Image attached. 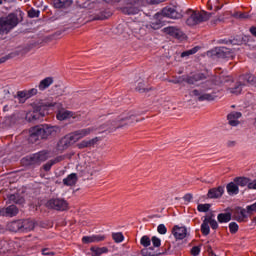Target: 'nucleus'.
Returning a JSON list of instances; mask_svg holds the SVG:
<instances>
[{
  "mask_svg": "<svg viewBox=\"0 0 256 256\" xmlns=\"http://www.w3.org/2000/svg\"><path fill=\"white\" fill-rule=\"evenodd\" d=\"M42 255L53 256L55 255V252H52L51 250L45 248V249H42Z\"/></svg>",
  "mask_w": 256,
  "mask_h": 256,
  "instance_id": "53",
  "label": "nucleus"
},
{
  "mask_svg": "<svg viewBox=\"0 0 256 256\" xmlns=\"http://www.w3.org/2000/svg\"><path fill=\"white\" fill-rule=\"evenodd\" d=\"M26 92L28 94V99H29V98L33 97V95H37V88H32Z\"/></svg>",
  "mask_w": 256,
  "mask_h": 256,
  "instance_id": "52",
  "label": "nucleus"
},
{
  "mask_svg": "<svg viewBox=\"0 0 256 256\" xmlns=\"http://www.w3.org/2000/svg\"><path fill=\"white\" fill-rule=\"evenodd\" d=\"M234 183H236L238 187H249V180L245 177L235 178Z\"/></svg>",
  "mask_w": 256,
  "mask_h": 256,
  "instance_id": "32",
  "label": "nucleus"
},
{
  "mask_svg": "<svg viewBox=\"0 0 256 256\" xmlns=\"http://www.w3.org/2000/svg\"><path fill=\"white\" fill-rule=\"evenodd\" d=\"M199 51V47H194L190 50L184 51L181 54V57H189V55H195Z\"/></svg>",
  "mask_w": 256,
  "mask_h": 256,
  "instance_id": "37",
  "label": "nucleus"
},
{
  "mask_svg": "<svg viewBox=\"0 0 256 256\" xmlns=\"http://www.w3.org/2000/svg\"><path fill=\"white\" fill-rule=\"evenodd\" d=\"M210 207H211V205H209V204H200V205H198V211H200V213H207V211H209Z\"/></svg>",
  "mask_w": 256,
  "mask_h": 256,
  "instance_id": "42",
  "label": "nucleus"
},
{
  "mask_svg": "<svg viewBox=\"0 0 256 256\" xmlns=\"http://www.w3.org/2000/svg\"><path fill=\"white\" fill-rule=\"evenodd\" d=\"M250 33H252L254 37H256V27L250 28Z\"/></svg>",
  "mask_w": 256,
  "mask_h": 256,
  "instance_id": "58",
  "label": "nucleus"
},
{
  "mask_svg": "<svg viewBox=\"0 0 256 256\" xmlns=\"http://www.w3.org/2000/svg\"><path fill=\"white\" fill-rule=\"evenodd\" d=\"M55 163H59V159L48 161L46 164L43 165L44 171H50L51 167H53V165H55Z\"/></svg>",
  "mask_w": 256,
  "mask_h": 256,
  "instance_id": "38",
  "label": "nucleus"
},
{
  "mask_svg": "<svg viewBox=\"0 0 256 256\" xmlns=\"http://www.w3.org/2000/svg\"><path fill=\"white\" fill-rule=\"evenodd\" d=\"M140 243L143 245V247H149V245H151V239L148 236H143Z\"/></svg>",
  "mask_w": 256,
  "mask_h": 256,
  "instance_id": "41",
  "label": "nucleus"
},
{
  "mask_svg": "<svg viewBox=\"0 0 256 256\" xmlns=\"http://www.w3.org/2000/svg\"><path fill=\"white\" fill-rule=\"evenodd\" d=\"M201 253V248L199 246H194L192 249H191V255L193 256H197Z\"/></svg>",
  "mask_w": 256,
  "mask_h": 256,
  "instance_id": "49",
  "label": "nucleus"
},
{
  "mask_svg": "<svg viewBox=\"0 0 256 256\" xmlns=\"http://www.w3.org/2000/svg\"><path fill=\"white\" fill-rule=\"evenodd\" d=\"M3 4V0H0V5H2Z\"/></svg>",
  "mask_w": 256,
  "mask_h": 256,
  "instance_id": "62",
  "label": "nucleus"
},
{
  "mask_svg": "<svg viewBox=\"0 0 256 256\" xmlns=\"http://www.w3.org/2000/svg\"><path fill=\"white\" fill-rule=\"evenodd\" d=\"M234 217L236 221H244V219L247 217V210L243 208H236L234 211Z\"/></svg>",
  "mask_w": 256,
  "mask_h": 256,
  "instance_id": "29",
  "label": "nucleus"
},
{
  "mask_svg": "<svg viewBox=\"0 0 256 256\" xmlns=\"http://www.w3.org/2000/svg\"><path fill=\"white\" fill-rule=\"evenodd\" d=\"M247 213H256V202L246 207Z\"/></svg>",
  "mask_w": 256,
  "mask_h": 256,
  "instance_id": "50",
  "label": "nucleus"
},
{
  "mask_svg": "<svg viewBox=\"0 0 256 256\" xmlns=\"http://www.w3.org/2000/svg\"><path fill=\"white\" fill-rule=\"evenodd\" d=\"M58 121H69V119H73L74 121L81 120V114L79 112H73L69 110H60L56 115Z\"/></svg>",
  "mask_w": 256,
  "mask_h": 256,
  "instance_id": "12",
  "label": "nucleus"
},
{
  "mask_svg": "<svg viewBox=\"0 0 256 256\" xmlns=\"http://www.w3.org/2000/svg\"><path fill=\"white\" fill-rule=\"evenodd\" d=\"M133 123H137V116L132 112H125L118 117L108 120L101 126V129L103 131H116V129H121V127H129Z\"/></svg>",
  "mask_w": 256,
  "mask_h": 256,
  "instance_id": "1",
  "label": "nucleus"
},
{
  "mask_svg": "<svg viewBox=\"0 0 256 256\" xmlns=\"http://www.w3.org/2000/svg\"><path fill=\"white\" fill-rule=\"evenodd\" d=\"M248 189H256V180H253L252 182H248Z\"/></svg>",
  "mask_w": 256,
  "mask_h": 256,
  "instance_id": "54",
  "label": "nucleus"
},
{
  "mask_svg": "<svg viewBox=\"0 0 256 256\" xmlns=\"http://www.w3.org/2000/svg\"><path fill=\"white\" fill-rule=\"evenodd\" d=\"M29 117H31V114L28 113V114L26 115V119H31V118H29Z\"/></svg>",
  "mask_w": 256,
  "mask_h": 256,
  "instance_id": "60",
  "label": "nucleus"
},
{
  "mask_svg": "<svg viewBox=\"0 0 256 256\" xmlns=\"http://www.w3.org/2000/svg\"><path fill=\"white\" fill-rule=\"evenodd\" d=\"M219 223H229L231 221V213H221L217 217Z\"/></svg>",
  "mask_w": 256,
  "mask_h": 256,
  "instance_id": "33",
  "label": "nucleus"
},
{
  "mask_svg": "<svg viewBox=\"0 0 256 256\" xmlns=\"http://www.w3.org/2000/svg\"><path fill=\"white\" fill-rule=\"evenodd\" d=\"M226 189L230 195H237L239 193V186L235 182H230L226 186Z\"/></svg>",
  "mask_w": 256,
  "mask_h": 256,
  "instance_id": "31",
  "label": "nucleus"
},
{
  "mask_svg": "<svg viewBox=\"0 0 256 256\" xmlns=\"http://www.w3.org/2000/svg\"><path fill=\"white\" fill-rule=\"evenodd\" d=\"M112 238L115 243H122V241L125 239V237H123V233L121 232L112 234Z\"/></svg>",
  "mask_w": 256,
  "mask_h": 256,
  "instance_id": "39",
  "label": "nucleus"
},
{
  "mask_svg": "<svg viewBox=\"0 0 256 256\" xmlns=\"http://www.w3.org/2000/svg\"><path fill=\"white\" fill-rule=\"evenodd\" d=\"M219 51L220 57H224L225 59H230V57L233 58V54L229 52L227 48H221Z\"/></svg>",
  "mask_w": 256,
  "mask_h": 256,
  "instance_id": "35",
  "label": "nucleus"
},
{
  "mask_svg": "<svg viewBox=\"0 0 256 256\" xmlns=\"http://www.w3.org/2000/svg\"><path fill=\"white\" fill-rule=\"evenodd\" d=\"M223 193H225V189L223 186H219L217 188H212L208 191L209 199H219V197H223Z\"/></svg>",
  "mask_w": 256,
  "mask_h": 256,
  "instance_id": "22",
  "label": "nucleus"
},
{
  "mask_svg": "<svg viewBox=\"0 0 256 256\" xmlns=\"http://www.w3.org/2000/svg\"><path fill=\"white\" fill-rule=\"evenodd\" d=\"M48 209H55L56 211H65L68 209L69 204L65 199L62 198H52L46 203Z\"/></svg>",
  "mask_w": 256,
  "mask_h": 256,
  "instance_id": "10",
  "label": "nucleus"
},
{
  "mask_svg": "<svg viewBox=\"0 0 256 256\" xmlns=\"http://www.w3.org/2000/svg\"><path fill=\"white\" fill-rule=\"evenodd\" d=\"M97 129H99L97 126H90L88 128L76 130L70 133V136L74 140V143H77V141H81V139H85V137H89L91 133H95Z\"/></svg>",
  "mask_w": 256,
  "mask_h": 256,
  "instance_id": "8",
  "label": "nucleus"
},
{
  "mask_svg": "<svg viewBox=\"0 0 256 256\" xmlns=\"http://www.w3.org/2000/svg\"><path fill=\"white\" fill-rule=\"evenodd\" d=\"M17 213H19V209L15 205L0 209V215H2V217H15Z\"/></svg>",
  "mask_w": 256,
  "mask_h": 256,
  "instance_id": "14",
  "label": "nucleus"
},
{
  "mask_svg": "<svg viewBox=\"0 0 256 256\" xmlns=\"http://www.w3.org/2000/svg\"><path fill=\"white\" fill-rule=\"evenodd\" d=\"M48 107H53L50 103H41L38 105V110L36 112H33L31 115L33 121L37 119H41V117H44L45 114L41 113V111H45L48 109ZM40 112V113H39Z\"/></svg>",
  "mask_w": 256,
  "mask_h": 256,
  "instance_id": "15",
  "label": "nucleus"
},
{
  "mask_svg": "<svg viewBox=\"0 0 256 256\" xmlns=\"http://www.w3.org/2000/svg\"><path fill=\"white\" fill-rule=\"evenodd\" d=\"M28 15H29V17H31V18L39 17V11H38V10H35V9H30V10L28 11Z\"/></svg>",
  "mask_w": 256,
  "mask_h": 256,
  "instance_id": "47",
  "label": "nucleus"
},
{
  "mask_svg": "<svg viewBox=\"0 0 256 256\" xmlns=\"http://www.w3.org/2000/svg\"><path fill=\"white\" fill-rule=\"evenodd\" d=\"M241 117V112H231L227 116L229 125H231V127H237V125H239V119H241Z\"/></svg>",
  "mask_w": 256,
  "mask_h": 256,
  "instance_id": "20",
  "label": "nucleus"
},
{
  "mask_svg": "<svg viewBox=\"0 0 256 256\" xmlns=\"http://www.w3.org/2000/svg\"><path fill=\"white\" fill-rule=\"evenodd\" d=\"M56 7L61 8L64 6L63 2H59L55 4Z\"/></svg>",
  "mask_w": 256,
  "mask_h": 256,
  "instance_id": "59",
  "label": "nucleus"
},
{
  "mask_svg": "<svg viewBox=\"0 0 256 256\" xmlns=\"http://www.w3.org/2000/svg\"><path fill=\"white\" fill-rule=\"evenodd\" d=\"M190 95L198 99V101H215V99H217V93L199 91L197 89L192 90Z\"/></svg>",
  "mask_w": 256,
  "mask_h": 256,
  "instance_id": "9",
  "label": "nucleus"
},
{
  "mask_svg": "<svg viewBox=\"0 0 256 256\" xmlns=\"http://www.w3.org/2000/svg\"><path fill=\"white\" fill-rule=\"evenodd\" d=\"M216 9H221V7H217V6H216Z\"/></svg>",
  "mask_w": 256,
  "mask_h": 256,
  "instance_id": "63",
  "label": "nucleus"
},
{
  "mask_svg": "<svg viewBox=\"0 0 256 256\" xmlns=\"http://www.w3.org/2000/svg\"><path fill=\"white\" fill-rule=\"evenodd\" d=\"M53 77H46L43 80L40 81L38 85L39 91H45V89H49L51 87V84L54 83Z\"/></svg>",
  "mask_w": 256,
  "mask_h": 256,
  "instance_id": "25",
  "label": "nucleus"
},
{
  "mask_svg": "<svg viewBox=\"0 0 256 256\" xmlns=\"http://www.w3.org/2000/svg\"><path fill=\"white\" fill-rule=\"evenodd\" d=\"M131 85L135 91H138V93H145V91H149V89H147L145 86V81H143L141 78L132 81Z\"/></svg>",
  "mask_w": 256,
  "mask_h": 256,
  "instance_id": "19",
  "label": "nucleus"
},
{
  "mask_svg": "<svg viewBox=\"0 0 256 256\" xmlns=\"http://www.w3.org/2000/svg\"><path fill=\"white\" fill-rule=\"evenodd\" d=\"M63 183L67 187H71V186L75 185V183H77V174L72 173V174L68 175L67 178L63 179Z\"/></svg>",
  "mask_w": 256,
  "mask_h": 256,
  "instance_id": "30",
  "label": "nucleus"
},
{
  "mask_svg": "<svg viewBox=\"0 0 256 256\" xmlns=\"http://www.w3.org/2000/svg\"><path fill=\"white\" fill-rule=\"evenodd\" d=\"M21 249V243L15 241L0 240V255L13 256Z\"/></svg>",
  "mask_w": 256,
  "mask_h": 256,
  "instance_id": "7",
  "label": "nucleus"
},
{
  "mask_svg": "<svg viewBox=\"0 0 256 256\" xmlns=\"http://www.w3.org/2000/svg\"><path fill=\"white\" fill-rule=\"evenodd\" d=\"M142 256H155L157 253L152 250V248H144L141 250Z\"/></svg>",
  "mask_w": 256,
  "mask_h": 256,
  "instance_id": "40",
  "label": "nucleus"
},
{
  "mask_svg": "<svg viewBox=\"0 0 256 256\" xmlns=\"http://www.w3.org/2000/svg\"><path fill=\"white\" fill-rule=\"evenodd\" d=\"M161 27V22H152V28L153 29H160Z\"/></svg>",
  "mask_w": 256,
  "mask_h": 256,
  "instance_id": "56",
  "label": "nucleus"
},
{
  "mask_svg": "<svg viewBox=\"0 0 256 256\" xmlns=\"http://www.w3.org/2000/svg\"><path fill=\"white\" fill-rule=\"evenodd\" d=\"M7 228L9 229V231H12V233H18V231L22 232L23 221L17 220V221L10 222L8 223Z\"/></svg>",
  "mask_w": 256,
  "mask_h": 256,
  "instance_id": "23",
  "label": "nucleus"
},
{
  "mask_svg": "<svg viewBox=\"0 0 256 256\" xmlns=\"http://www.w3.org/2000/svg\"><path fill=\"white\" fill-rule=\"evenodd\" d=\"M22 221V233L27 231H33L35 229V221L31 219L21 220Z\"/></svg>",
  "mask_w": 256,
  "mask_h": 256,
  "instance_id": "26",
  "label": "nucleus"
},
{
  "mask_svg": "<svg viewBox=\"0 0 256 256\" xmlns=\"http://www.w3.org/2000/svg\"><path fill=\"white\" fill-rule=\"evenodd\" d=\"M172 235H174L175 239H185L187 237V228L176 225L172 229Z\"/></svg>",
  "mask_w": 256,
  "mask_h": 256,
  "instance_id": "17",
  "label": "nucleus"
},
{
  "mask_svg": "<svg viewBox=\"0 0 256 256\" xmlns=\"http://www.w3.org/2000/svg\"><path fill=\"white\" fill-rule=\"evenodd\" d=\"M201 231H202L203 235H209V233H210L209 220H207V218L204 219V221L201 225Z\"/></svg>",
  "mask_w": 256,
  "mask_h": 256,
  "instance_id": "34",
  "label": "nucleus"
},
{
  "mask_svg": "<svg viewBox=\"0 0 256 256\" xmlns=\"http://www.w3.org/2000/svg\"><path fill=\"white\" fill-rule=\"evenodd\" d=\"M234 17H236V19H249V15L244 13H236L234 14Z\"/></svg>",
  "mask_w": 256,
  "mask_h": 256,
  "instance_id": "51",
  "label": "nucleus"
},
{
  "mask_svg": "<svg viewBox=\"0 0 256 256\" xmlns=\"http://www.w3.org/2000/svg\"><path fill=\"white\" fill-rule=\"evenodd\" d=\"M67 3H69V5H71V3H73V1L71 0H68Z\"/></svg>",
  "mask_w": 256,
  "mask_h": 256,
  "instance_id": "61",
  "label": "nucleus"
},
{
  "mask_svg": "<svg viewBox=\"0 0 256 256\" xmlns=\"http://www.w3.org/2000/svg\"><path fill=\"white\" fill-rule=\"evenodd\" d=\"M55 133H57L56 126H36L30 129L28 139L30 143H35L39 141V139H47V137H50V135H55Z\"/></svg>",
  "mask_w": 256,
  "mask_h": 256,
  "instance_id": "4",
  "label": "nucleus"
},
{
  "mask_svg": "<svg viewBox=\"0 0 256 256\" xmlns=\"http://www.w3.org/2000/svg\"><path fill=\"white\" fill-rule=\"evenodd\" d=\"M23 11L16 10L4 18H0V34L7 35L9 31L15 29L23 21Z\"/></svg>",
  "mask_w": 256,
  "mask_h": 256,
  "instance_id": "3",
  "label": "nucleus"
},
{
  "mask_svg": "<svg viewBox=\"0 0 256 256\" xmlns=\"http://www.w3.org/2000/svg\"><path fill=\"white\" fill-rule=\"evenodd\" d=\"M151 241L155 247H161V239H159L158 237H152Z\"/></svg>",
  "mask_w": 256,
  "mask_h": 256,
  "instance_id": "48",
  "label": "nucleus"
},
{
  "mask_svg": "<svg viewBox=\"0 0 256 256\" xmlns=\"http://www.w3.org/2000/svg\"><path fill=\"white\" fill-rule=\"evenodd\" d=\"M18 99H29V95L27 94V91H19L17 93Z\"/></svg>",
  "mask_w": 256,
  "mask_h": 256,
  "instance_id": "45",
  "label": "nucleus"
},
{
  "mask_svg": "<svg viewBox=\"0 0 256 256\" xmlns=\"http://www.w3.org/2000/svg\"><path fill=\"white\" fill-rule=\"evenodd\" d=\"M229 229H230V233H237V231H239V225H237V223L235 222H231L229 224Z\"/></svg>",
  "mask_w": 256,
  "mask_h": 256,
  "instance_id": "43",
  "label": "nucleus"
},
{
  "mask_svg": "<svg viewBox=\"0 0 256 256\" xmlns=\"http://www.w3.org/2000/svg\"><path fill=\"white\" fill-rule=\"evenodd\" d=\"M163 17H167L168 19H181L183 17V14L175 8L166 7L163 8L162 12L160 14H156L157 19H163Z\"/></svg>",
  "mask_w": 256,
  "mask_h": 256,
  "instance_id": "11",
  "label": "nucleus"
},
{
  "mask_svg": "<svg viewBox=\"0 0 256 256\" xmlns=\"http://www.w3.org/2000/svg\"><path fill=\"white\" fill-rule=\"evenodd\" d=\"M48 159L49 154H47L45 151H41L23 158L22 164L26 165L27 167H37V165L44 163V161H47Z\"/></svg>",
  "mask_w": 256,
  "mask_h": 256,
  "instance_id": "6",
  "label": "nucleus"
},
{
  "mask_svg": "<svg viewBox=\"0 0 256 256\" xmlns=\"http://www.w3.org/2000/svg\"><path fill=\"white\" fill-rule=\"evenodd\" d=\"M186 15H188L186 23L187 25H190V26L199 25V23L209 21V19L211 18V14L205 11L197 12L192 9L187 10Z\"/></svg>",
  "mask_w": 256,
  "mask_h": 256,
  "instance_id": "5",
  "label": "nucleus"
},
{
  "mask_svg": "<svg viewBox=\"0 0 256 256\" xmlns=\"http://www.w3.org/2000/svg\"><path fill=\"white\" fill-rule=\"evenodd\" d=\"M208 221V224H210L212 229H217V227H219V224H217V222L215 220H213L212 218H206Z\"/></svg>",
  "mask_w": 256,
  "mask_h": 256,
  "instance_id": "46",
  "label": "nucleus"
},
{
  "mask_svg": "<svg viewBox=\"0 0 256 256\" xmlns=\"http://www.w3.org/2000/svg\"><path fill=\"white\" fill-rule=\"evenodd\" d=\"M242 85L245 87V85H251L252 87H256V77L253 74H246L241 77Z\"/></svg>",
  "mask_w": 256,
  "mask_h": 256,
  "instance_id": "24",
  "label": "nucleus"
},
{
  "mask_svg": "<svg viewBox=\"0 0 256 256\" xmlns=\"http://www.w3.org/2000/svg\"><path fill=\"white\" fill-rule=\"evenodd\" d=\"M157 231L160 235H165V233H167V227H165L164 224H160L158 225Z\"/></svg>",
  "mask_w": 256,
  "mask_h": 256,
  "instance_id": "44",
  "label": "nucleus"
},
{
  "mask_svg": "<svg viewBox=\"0 0 256 256\" xmlns=\"http://www.w3.org/2000/svg\"><path fill=\"white\" fill-rule=\"evenodd\" d=\"M184 199H185L186 201H191V199H193V195H191V194H186L185 197H184Z\"/></svg>",
  "mask_w": 256,
  "mask_h": 256,
  "instance_id": "57",
  "label": "nucleus"
},
{
  "mask_svg": "<svg viewBox=\"0 0 256 256\" xmlns=\"http://www.w3.org/2000/svg\"><path fill=\"white\" fill-rule=\"evenodd\" d=\"M243 89V83L239 82L238 85L235 88H230V93H233L234 95H239Z\"/></svg>",
  "mask_w": 256,
  "mask_h": 256,
  "instance_id": "36",
  "label": "nucleus"
},
{
  "mask_svg": "<svg viewBox=\"0 0 256 256\" xmlns=\"http://www.w3.org/2000/svg\"><path fill=\"white\" fill-rule=\"evenodd\" d=\"M99 143V137H95L92 139H85L77 144L78 149H91V147H95Z\"/></svg>",
  "mask_w": 256,
  "mask_h": 256,
  "instance_id": "13",
  "label": "nucleus"
},
{
  "mask_svg": "<svg viewBox=\"0 0 256 256\" xmlns=\"http://www.w3.org/2000/svg\"><path fill=\"white\" fill-rule=\"evenodd\" d=\"M205 79V75L198 73L194 74L193 76H189L185 79L186 83H189V85H195L198 81H203Z\"/></svg>",
  "mask_w": 256,
  "mask_h": 256,
  "instance_id": "28",
  "label": "nucleus"
},
{
  "mask_svg": "<svg viewBox=\"0 0 256 256\" xmlns=\"http://www.w3.org/2000/svg\"><path fill=\"white\" fill-rule=\"evenodd\" d=\"M91 251V256H102L104 253H109V248L108 247H97V246H92L90 248Z\"/></svg>",
  "mask_w": 256,
  "mask_h": 256,
  "instance_id": "27",
  "label": "nucleus"
},
{
  "mask_svg": "<svg viewBox=\"0 0 256 256\" xmlns=\"http://www.w3.org/2000/svg\"><path fill=\"white\" fill-rule=\"evenodd\" d=\"M163 33L170 35V37H175L176 39H181L183 37V32L179 28L169 26L163 29Z\"/></svg>",
  "mask_w": 256,
  "mask_h": 256,
  "instance_id": "18",
  "label": "nucleus"
},
{
  "mask_svg": "<svg viewBox=\"0 0 256 256\" xmlns=\"http://www.w3.org/2000/svg\"><path fill=\"white\" fill-rule=\"evenodd\" d=\"M101 241H105V235H92V236H84L82 238V242L89 244V243H101Z\"/></svg>",
  "mask_w": 256,
  "mask_h": 256,
  "instance_id": "21",
  "label": "nucleus"
},
{
  "mask_svg": "<svg viewBox=\"0 0 256 256\" xmlns=\"http://www.w3.org/2000/svg\"><path fill=\"white\" fill-rule=\"evenodd\" d=\"M73 144H75V140L71 137V134H68L59 141L58 148L63 151Z\"/></svg>",
  "mask_w": 256,
  "mask_h": 256,
  "instance_id": "16",
  "label": "nucleus"
},
{
  "mask_svg": "<svg viewBox=\"0 0 256 256\" xmlns=\"http://www.w3.org/2000/svg\"><path fill=\"white\" fill-rule=\"evenodd\" d=\"M237 142L235 140H230L227 142V147H235Z\"/></svg>",
  "mask_w": 256,
  "mask_h": 256,
  "instance_id": "55",
  "label": "nucleus"
},
{
  "mask_svg": "<svg viewBox=\"0 0 256 256\" xmlns=\"http://www.w3.org/2000/svg\"><path fill=\"white\" fill-rule=\"evenodd\" d=\"M165 0H128L126 5L120 8V11L124 15H138L143 11V7L147 5H159V3H164Z\"/></svg>",
  "mask_w": 256,
  "mask_h": 256,
  "instance_id": "2",
  "label": "nucleus"
}]
</instances>
